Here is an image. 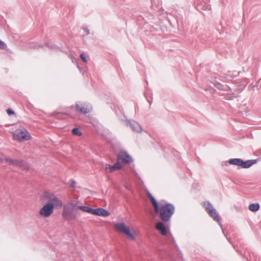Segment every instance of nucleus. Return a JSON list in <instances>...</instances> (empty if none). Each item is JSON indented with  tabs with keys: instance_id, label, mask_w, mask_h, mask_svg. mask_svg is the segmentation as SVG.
<instances>
[{
	"instance_id": "nucleus-1",
	"label": "nucleus",
	"mask_w": 261,
	"mask_h": 261,
	"mask_svg": "<svg viewBox=\"0 0 261 261\" xmlns=\"http://www.w3.org/2000/svg\"><path fill=\"white\" fill-rule=\"evenodd\" d=\"M175 212V207L171 203H166L158 207L157 212L160 219L164 222H169Z\"/></svg>"
},
{
	"instance_id": "nucleus-2",
	"label": "nucleus",
	"mask_w": 261,
	"mask_h": 261,
	"mask_svg": "<svg viewBox=\"0 0 261 261\" xmlns=\"http://www.w3.org/2000/svg\"><path fill=\"white\" fill-rule=\"evenodd\" d=\"M77 204L73 201H70L68 205H64L62 211L63 218L69 221L75 220L79 214L77 211Z\"/></svg>"
},
{
	"instance_id": "nucleus-3",
	"label": "nucleus",
	"mask_w": 261,
	"mask_h": 261,
	"mask_svg": "<svg viewBox=\"0 0 261 261\" xmlns=\"http://www.w3.org/2000/svg\"><path fill=\"white\" fill-rule=\"evenodd\" d=\"M75 108L77 112L82 114L89 113L92 110L91 105L87 102L77 101Z\"/></svg>"
},
{
	"instance_id": "nucleus-4",
	"label": "nucleus",
	"mask_w": 261,
	"mask_h": 261,
	"mask_svg": "<svg viewBox=\"0 0 261 261\" xmlns=\"http://www.w3.org/2000/svg\"><path fill=\"white\" fill-rule=\"evenodd\" d=\"M203 206L205 207L206 212L215 221L218 222L220 225H221L220 218L218 215V213L212 204L206 201L203 202Z\"/></svg>"
},
{
	"instance_id": "nucleus-5",
	"label": "nucleus",
	"mask_w": 261,
	"mask_h": 261,
	"mask_svg": "<svg viewBox=\"0 0 261 261\" xmlns=\"http://www.w3.org/2000/svg\"><path fill=\"white\" fill-rule=\"evenodd\" d=\"M5 160L6 162L10 165L19 167L22 170H27L29 169V165L23 160H16L6 158Z\"/></svg>"
},
{
	"instance_id": "nucleus-6",
	"label": "nucleus",
	"mask_w": 261,
	"mask_h": 261,
	"mask_svg": "<svg viewBox=\"0 0 261 261\" xmlns=\"http://www.w3.org/2000/svg\"><path fill=\"white\" fill-rule=\"evenodd\" d=\"M13 137L15 140L19 141L29 140L31 139V136L25 128L17 129L13 134Z\"/></svg>"
},
{
	"instance_id": "nucleus-7",
	"label": "nucleus",
	"mask_w": 261,
	"mask_h": 261,
	"mask_svg": "<svg viewBox=\"0 0 261 261\" xmlns=\"http://www.w3.org/2000/svg\"><path fill=\"white\" fill-rule=\"evenodd\" d=\"M115 227L119 232L124 233L132 240L135 239L134 234L130 232L129 229L126 227L124 223H117L115 224Z\"/></svg>"
},
{
	"instance_id": "nucleus-8",
	"label": "nucleus",
	"mask_w": 261,
	"mask_h": 261,
	"mask_svg": "<svg viewBox=\"0 0 261 261\" xmlns=\"http://www.w3.org/2000/svg\"><path fill=\"white\" fill-rule=\"evenodd\" d=\"M54 212V204L48 202L40 209L39 214L44 217H49Z\"/></svg>"
},
{
	"instance_id": "nucleus-9",
	"label": "nucleus",
	"mask_w": 261,
	"mask_h": 261,
	"mask_svg": "<svg viewBox=\"0 0 261 261\" xmlns=\"http://www.w3.org/2000/svg\"><path fill=\"white\" fill-rule=\"evenodd\" d=\"M117 160L126 163L133 162L132 157L125 151H121L118 154Z\"/></svg>"
},
{
	"instance_id": "nucleus-10",
	"label": "nucleus",
	"mask_w": 261,
	"mask_h": 261,
	"mask_svg": "<svg viewBox=\"0 0 261 261\" xmlns=\"http://www.w3.org/2000/svg\"><path fill=\"white\" fill-rule=\"evenodd\" d=\"M126 125L129 126L134 132L139 133L142 131L141 126L134 120H127Z\"/></svg>"
},
{
	"instance_id": "nucleus-11",
	"label": "nucleus",
	"mask_w": 261,
	"mask_h": 261,
	"mask_svg": "<svg viewBox=\"0 0 261 261\" xmlns=\"http://www.w3.org/2000/svg\"><path fill=\"white\" fill-rule=\"evenodd\" d=\"M155 228L159 231L161 234L163 236H166L167 233V228L164 223L162 221L158 222L156 224Z\"/></svg>"
},
{
	"instance_id": "nucleus-12",
	"label": "nucleus",
	"mask_w": 261,
	"mask_h": 261,
	"mask_svg": "<svg viewBox=\"0 0 261 261\" xmlns=\"http://www.w3.org/2000/svg\"><path fill=\"white\" fill-rule=\"evenodd\" d=\"M257 160H250L246 161L241 160V167L243 168H248L257 163Z\"/></svg>"
},
{
	"instance_id": "nucleus-13",
	"label": "nucleus",
	"mask_w": 261,
	"mask_h": 261,
	"mask_svg": "<svg viewBox=\"0 0 261 261\" xmlns=\"http://www.w3.org/2000/svg\"><path fill=\"white\" fill-rule=\"evenodd\" d=\"M241 159L235 158L230 159L228 161H225L222 163V165L223 166H227L228 164L234 165L239 166H241Z\"/></svg>"
},
{
	"instance_id": "nucleus-14",
	"label": "nucleus",
	"mask_w": 261,
	"mask_h": 261,
	"mask_svg": "<svg viewBox=\"0 0 261 261\" xmlns=\"http://www.w3.org/2000/svg\"><path fill=\"white\" fill-rule=\"evenodd\" d=\"M109 215L108 211L103 208L99 207L95 209L94 215L107 217Z\"/></svg>"
},
{
	"instance_id": "nucleus-15",
	"label": "nucleus",
	"mask_w": 261,
	"mask_h": 261,
	"mask_svg": "<svg viewBox=\"0 0 261 261\" xmlns=\"http://www.w3.org/2000/svg\"><path fill=\"white\" fill-rule=\"evenodd\" d=\"M47 197L49 199L50 202L54 204V206L56 205V206H61L63 205L62 201L56 196L53 195Z\"/></svg>"
},
{
	"instance_id": "nucleus-16",
	"label": "nucleus",
	"mask_w": 261,
	"mask_h": 261,
	"mask_svg": "<svg viewBox=\"0 0 261 261\" xmlns=\"http://www.w3.org/2000/svg\"><path fill=\"white\" fill-rule=\"evenodd\" d=\"M197 8L198 10H210L211 9L210 4L202 2L198 5Z\"/></svg>"
},
{
	"instance_id": "nucleus-17",
	"label": "nucleus",
	"mask_w": 261,
	"mask_h": 261,
	"mask_svg": "<svg viewBox=\"0 0 261 261\" xmlns=\"http://www.w3.org/2000/svg\"><path fill=\"white\" fill-rule=\"evenodd\" d=\"M149 199H150V202L152 204V206H153L154 211L157 212L158 207H159V205L158 201L156 200L155 198L152 195H150V198Z\"/></svg>"
},
{
	"instance_id": "nucleus-18",
	"label": "nucleus",
	"mask_w": 261,
	"mask_h": 261,
	"mask_svg": "<svg viewBox=\"0 0 261 261\" xmlns=\"http://www.w3.org/2000/svg\"><path fill=\"white\" fill-rule=\"evenodd\" d=\"M149 199H150V202L152 204V206H153L154 211L157 212L158 207H159V205L158 201L156 200L155 198L152 195H150V198Z\"/></svg>"
},
{
	"instance_id": "nucleus-19",
	"label": "nucleus",
	"mask_w": 261,
	"mask_h": 261,
	"mask_svg": "<svg viewBox=\"0 0 261 261\" xmlns=\"http://www.w3.org/2000/svg\"><path fill=\"white\" fill-rule=\"evenodd\" d=\"M249 209L252 212H256L259 209V204L258 203L250 204L249 205Z\"/></svg>"
},
{
	"instance_id": "nucleus-20",
	"label": "nucleus",
	"mask_w": 261,
	"mask_h": 261,
	"mask_svg": "<svg viewBox=\"0 0 261 261\" xmlns=\"http://www.w3.org/2000/svg\"><path fill=\"white\" fill-rule=\"evenodd\" d=\"M72 133L74 135H76L78 136H80L82 135V133L80 130V129L77 127H75L72 129Z\"/></svg>"
},
{
	"instance_id": "nucleus-21",
	"label": "nucleus",
	"mask_w": 261,
	"mask_h": 261,
	"mask_svg": "<svg viewBox=\"0 0 261 261\" xmlns=\"http://www.w3.org/2000/svg\"><path fill=\"white\" fill-rule=\"evenodd\" d=\"M106 169L107 170H109V172L111 173L116 170L114 166L110 165H106Z\"/></svg>"
},
{
	"instance_id": "nucleus-22",
	"label": "nucleus",
	"mask_w": 261,
	"mask_h": 261,
	"mask_svg": "<svg viewBox=\"0 0 261 261\" xmlns=\"http://www.w3.org/2000/svg\"><path fill=\"white\" fill-rule=\"evenodd\" d=\"M121 163L122 162L121 161L117 160V162L114 165L116 170L121 169V168H122V166L121 165Z\"/></svg>"
},
{
	"instance_id": "nucleus-23",
	"label": "nucleus",
	"mask_w": 261,
	"mask_h": 261,
	"mask_svg": "<svg viewBox=\"0 0 261 261\" xmlns=\"http://www.w3.org/2000/svg\"><path fill=\"white\" fill-rule=\"evenodd\" d=\"M7 45L6 44L1 40H0V49L6 50L7 49Z\"/></svg>"
},
{
	"instance_id": "nucleus-24",
	"label": "nucleus",
	"mask_w": 261,
	"mask_h": 261,
	"mask_svg": "<svg viewBox=\"0 0 261 261\" xmlns=\"http://www.w3.org/2000/svg\"><path fill=\"white\" fill-rule=\"evenodd\" d=\"M88 206H77V208L78 209H80L84 212H87V208H88Z\"/></svg>"
},
{
	"instance_id": "nucleus-25",
	"label": "nucleus",
	"mask_w": 261,
	"mask_h": 261,
	"mask_svg": "<svg viewBox=\"0 0 261 261\" xmlns=\"http://www.w3.org/2000/svg\"><path fill=\"white\" fill-rule=\"evenodd\" d=\"M95 209L91 207H88L87 208V212L90 214L94 215Z\"/></svg>"
},
{
	"instance_id": "nucleus-26",
	"label": "nucleus",
	"mask_w": 261,
	"mask_h": 261,
	"mask_svg": "<svg viewBox=\"0 0 261 261\" xmlns=\"http://www.w3.org/2000/svg\"><path fill=\"white\" fill-rule=\"evenodd\" d=\"M80 57H81V59L82 60V61L86 63L87 62V58H86V56L83 54H82L80 55Z\"/></svg>"
},
{
	"instance_id": "nucleus-27",
	"label": "nucleus",
	"mask_w": 261,
	"mask_h": 261,
	"mask_svg": "<svg viewBox=\"0 0 261 261\" xmlns=\"http://www.w3.org/2000/svg\"><path fill=\"white\" fill-rule=\"evenodd\" d=\"M7 114L9 115H11L12 114H14V112L12 109H8L7 110Z\"/></svg>"
},
{
	"instance_id": "nucleus-28",
	"label": "nucleus",
	"mask_w": 261,
	"mask_h": 261,
	"mask_svg": "<svg viewBox=\"0 0 261 261\" xmlns=\"http://www.w3.org/2000/svg\"><path fill=\"white\" fill-rule=\"evenodd\" d=\"M83 30H84V31L86 33V34L87 35H89L90 34V31L88 29V28L86 27V28H83Z\"/></svg>"
},
{
	"instance_id": "nucleus-29",
	"label": "nucleus",
	"mask_w": 261,
	"mask_h": 261,
	"mask_svg": "<svg viewBox=\"0 0 261 261\" xmlns=\"http://www.w3.org/2000/svg\"><path fill=\"white\" fill-rule=\"evenodd\" d=\"M75 186V181L73 180L72 182V184L71 185V187L72 188H74Z\"/></svg>"
},
{
	"instance_id": "nucleus-30",
	"label": "nucleus",
	"mask_w": 261,
	"mask_h": 261,
	"mask_svg": "<svg viewBox=\"0 0 261 261\" xmlns=\"http://www.w3.org/2000/svg\"><path fill=\"white\" fill-rule=\"evenodd\" d=\"M4 162H6L5 159H3L1 157H0V163L3 164L4 163Z\"/></svg>"
},
{
	"instance_id": "nucleus-31",
	"label": "nucleus",
	"mask_w": 261,
	"mask_h": 261,
	"mask_svg": "<svg viewBox=\"0 0 261 261\" xmlns=\"http://www.w3.org/2000/svg\"><path fill=\"white\" fill-rule=\"evenodd\" d=\"M150 195H152L150 193H148L147 196L149 198H150Z\"/></svg>"
},
{
	"instance_id": "nucleus-32",
	"label": "nucleus",
	"mask_w": 261,
	"mask_h": 261,
	"mask_svg": "<svg viewBox=\"0 0 261 261\" xmlns=\"http://www.w3.org/2000/svg\"><path fill=\"white\" fill-rule=\"evenodd\" d=\"M74 108V106H71V107H70V108H71V109H73Z\"/></svg>"
},
{
	"instance_id": "nucleus-33",
	"label": "nucleus",
	"mask_w": 261,
	"mask_h": 261,
	"mask_svg": "<svg viewBox=\"0 0 261 261\" xmlns=\"http://www.w3.org/2000/svg\"><path fill=\"white\" fill-rule=\"evenodd\" d=\"M149 101V104L151 105V102H150L149 101Z\"/></svg>"
}]
</instances>
